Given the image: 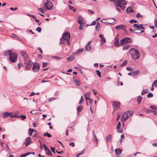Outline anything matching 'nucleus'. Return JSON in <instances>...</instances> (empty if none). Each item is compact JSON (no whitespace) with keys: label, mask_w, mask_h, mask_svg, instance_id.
Returning <instances> with one entry per match:
<instances>
[{"label":"nucleus","mask_w":157,"mask_h":157,"mask_svg":"<svg viewBox=\"0 0 157 157\" xmlns=\"http://www.w3.org/2000/svg\"><path fill=\"white\" fill-rule=\"evenodd\" d=\"M123 6V5H121L119 6V7H121V9L122 10H124V9L125 8V7L124 6Z\"/></svg>","instance_id":"obj_56"},{"label":"nucleus","mask_w":157,"mask_h":157,"mask_svg":"<svg viewBox=\"0 0 157 157\" xmlns=\"http://www.w3.org/2000/svg\"><path fill=\"white\" fill-rule=\"evenodd\" d=\"M30 113L34 114H36L37 113V110H33L30 112Z\"/></svg>","instance_id":"obj_52"},{"label":"nucleus","mask_w":157,"mask_h":157,"mask_svg":"<svg viewBox=\"0 0 157 157\" xmlns=\"http://www.w3.org/2000/svg\"><path fill=\"white\" fill-rule=\"evenodd\" d=\"M12 53V51L11 50H7L6 51H5L4 52V55L5 56H7L8 55H10L11 53Z\"/></svg>","instance_id":"obj_18"},{"label":"nucleus","mask_w":157,"mask_h":157,"mask_svg":"<svg viewBox=\"0 0 157 157\" xmlns=\"http://www.w3.org/2000/svg\"><path fill=\"white\" fill-rule=\"evenodd\" d=\"M55 99H56V98H54V97L52 98H50L49 99V101L50 102L51 101L55 100Z\"/></svg>","instance_id":"obj_61"},{"label":"nucleus","mask_w":157,"mask_h":157,"mask_svg":"<svg viewBox=\"0 0 157 157\" xmlns=\"http://www.w3.org/2000/svg\"><path fill=\"white\" fill-rule=\"evenodd\" d=\"M20 118L22 120H24L26 118V116L25 115H21L19 116Z\"/></svg>","instance_id":"obj_38"},{"label":"nucleus","mask_w":157,"mask_h":157,"mask_svg":"<svg viewBox=\"0 0 157 157\" xmlns=\"http://www.w3.org/2000/svg\"><path fill=\"white\" fill-rule=\"evenodd\" d=\"M121 122L120 121L118 123L117 126V130H118V132L122 133V131H119V129L121 127Z\"/></svg>","instance_id":"obj_23"},{"label":"nucleus","mask_w":157,"mask_h":157,"mask_svg":"<svg viewBox=\"0 0 157 157\" xmlns=\"http://www.w3.org/2000/svg\"><path fill=\"white\" fill-rule=\"evenodd\" d=\"M107 141L108 142H111V138H112V135H109L107 137H106Z\"/></svg>","instance_id":"obj_24"},{"label":"nucleus","mask_w":157,"mask_h":157,"mask_svg":"<svg viewBox=\"0 0 157 157\" xmlns=\"http://www.w3.org/2000/svg\"><path fill=\"white\" fill-rule=\"evenodd\" d=\"M26 14L29 16H30L31 17H32L34 18V19H35L36 18V17L34 16V15H31V14H29V13H26Z\"/></svg>","instance_id":"obj_45"},{"label":"nucleus","mask_w":157,"mask_h":157,"mask_svg":"<svg viewBox=\"0 0 157 157\" xmlns=\"http://www.w3.org/2000/svg\"><path fill=\"white\" fill-rule=\"evenodd\" d=\"M46 153L48 155H52V153L51 151L48 149H47V150L45 151Z\"/></svg>","instance_id":"obj_28"},{"label":"nucleus","mask_w":157,"mask_h":157,"mask_svg":"<svg viewBox=\"0 0 157 157\" xmlns=\"http://www.w3.org/2000/svg\"><path fill=\"white\" fill-rule=\"evenodd\" d=\"M148 112H151V113H152L155 115L157 114V112H155V111H153V110H148Z\"/></svg>","instance_id":"obj_46"},{"label":"nucleus","mask_w":157,"mask_h":157,"mask_svg":"<svg viewBox=\"0 0 157 157\" xmlns=\"http://www.w3.org/2000/svg\"><path fill=\"white\" fill-rule=\"evenodd\" d=\"M130 47V45L128 44H126L123 47V50H127Z\"/></svg>","instance_id":"obj_27"},{"label":"nucleus","mask_w":157,"mask_h":157,"mask_svg":"<svg viewBox=\"0 0 157 157\" xmlns=\"http://www.w3.org/2000/svg\"><path fill=\"white\" fill-rule=\"evenodd\" d=\"M99 37L101 38V42L103 43L105 42L106 40L105 39L104 36L103 34H100L99 36Z\"/></svg>","instance_id":"obj_20"},{"label":"nucleus","mask_w":157,"mask_h":157,"mask_svg":"<svg viewBox=\"0 0 157 157\" xmlns=\"http://www.w3.org/2000/svg\"><path fill=\"white\" fill-rule=\"evenodd\" d=\"M150 108L153 110H154V111L157 112V107L154 106H151Z\"/></svg>","instance_id":"obj_36"},{"label":"nucleus","mask_w":157,"mask_h":157,"mask_svg":"<svg viewBox=\"0 0 157 157\" xmlns=\"http://www.w3.org/2000/svg\"><path fill=\"white\" fill-rule=\"evenodd\" d=\"M153 95L151 93H149L147 95V97L148 98H151L153 97Z\"/></svg>","instance_id":"obj_44"},{"label":"nucleus","mask_w":157,"mask_h":157,"mask_svg":"<svg viewBox=\"0 0 157 157\" xmlns=\"http://www.w3.org/2000/svg\"><path fill=\"white\" fill-rule=\"evenodd\" d=\"M47 65V63L44 62L43 63V67H45Z\"/></svg>","instance_id":"obj_59"},{"label":"nucleus","mask_w":157,"mask_h":157,"mask_svg":"<svg viewBox=\"0 0 157 157\" xmlns=\"http://www.w3.org/2000/svg\"><path fill=\"white\" fill-rule=\"evenodd\" d=\"M122 29L125 32H127V30L126 29L125 27L123 25V27H122Z\"/></svg>","instance_id":"obj_55"},{"label":"nucleus","mask_w":157,"mask_h":157,"mask_svg":"<svg viewBox=\"0 0 157 157\" xmlns=\"http://www.w3.org/2000/svg\"><path fill=\"white\" fill-rule=\"evenodd\" d=\"M44 136H47L48 137H51V135L48 132L44 133Z\"/></svg>","instance_id":"obj_32"},{"label":"nucleus","mask_w":157,"mask_h":157,"mask_svg":"<svg viewBox=\"0 0 157 157\" xmlns=\"http://www.w3.org/2000/svg\"><path fill=\"white\" fill-rule=\"evenodd\" d=\"M137 18H138L140 17H142L141 15H140L139 13H137L136 16Z\"/></svg>","instance_id":"obj_63"},{"label":"nucleus","mask_w":157,"mask_h":157,"mask_svg":"<svg viewBox=\"0 0 157 157\" xmlns=\"http://www.w3.org/2000/svg\"><path fill=\"white\" fill-rule=\"evenodd\" d=\"M122 29L125 32H127V30L126 29L125 27L123 25V27H122Z\"/></svg>","instance_id":"obj_54"},{"label":"nucleus","mask_w":157,"mask_h":157,"mask_svg":"<svg viewBox=\"0 0 157 157\" xmlns=\"http://www.w3.org/2000/svg\"><path fill=\"white\" fill-rule=\"evenodd\" d=\"M80 25L79 27V29L80 30H82L83 28V27L84 26V24H80Z\"/></svg>","instance_id":"obj_47"},{"label":"nucleus","mask_w":157,"mask_h":157,"mask_svg":"<svg viewBox=\"0 0 157 157\" xmlns=\"http://www.w3.org/2000/svg\"><path fill=\"white\" fill-rule=\"evenodd\" d=\"M114 44L117 47H119V39L117 38V37H116L115 38V41L114 42Z\"/></svg>","instance_id":"obj_16"},{"label":"nucleus","mask_w":157,"mask_h":157,"mask_svg":"<svg viewBox=\"0 0 157 157\" xmlns=\"http://www.w3.org/2000/svg\"><path fill=\"white\" fill-rule=\"evenodd\" d=\"M9 112H4L2 113V117L6 118L9 116V115H10Z\"/></svg>","instance_id":"obj_17"},{"label":"nucleus","mask_w":157,"mask_h":157,"mask_svg":"<svg viewBox=\"0 0 157 157\" xmlns=\"http://www.w3.org/2000/svg\"><path fill=\"white\" fill-rule=\"evenodd\" d=\"M121 116V114L119 113H118L117 114V121H118V120L119 119L120 117Z\"/></svg>","instance_id":"obj_53"},{"label":"nucleus","mask_w":157,"mask_h":157,"mask_svg":"<svg viewBox=\"0 0 157 157\" xmlns=\"http://www.w3.org/2000/svg\"><path fill=\"white\" fill-rule=\"evenodd\" d=\"M37 10L39 11L40 12L42 13H44V11L43 9L42 8H38Z\"/></svg>","instance_id":"obj_33"},{"label":"nucleus","mask_w":157,"mask_h":157,"mask_svg":"<svg viewBox=\"0 0 157 157\" xmlns=\"http://www.w3.org/2000/svg\"><path fill=\"white\" fill-rule=\"evenodd\" d=\"M129 22L131 23H136L137 22V21L134 20V19H132V20H130V21H129Z\"/></svg>","instance_id":"obj_51"},{"label":"nucleus","mask_w":157,"mask_h":157,"mask_svg":"<svg viewBox=\"0 0 157 157\" xmlns=\"http://www.w3.org/2000/svg\"><path fill=\"white\" fill-rule=\"evenodd\" d=\"M69 144L70 145L73 147H74L75 145V143L73 142L70 143Z\"/></svg>","instance_id":"obj_64"},{"label":"nucleus","mask_w":157,"mask_h":157,"mask_svg":"<svg viewBox=\"0 0 157 157\" xmlns=\"http://www.w3.org/2000/svg\"><path fill=\"white\" fill-rule=\"evenodd\" d=\"M34 130L33 129L29 128V133L30 136H31Z\"/></svg>","instance_id":"obj_31"},{"label":"nucleus","mask_w":157,"mask_h":157,"mask_svg":"<svg viewBox=\"0 0 157 157\" xmlns=\"http://www.w3.org/2000/svg\"><path fill=\"white\" fill-rule=\"evenodd\" d=\"M36 30L38 32H40L41 31V29L40 27H38L36 28Z\"/></svg>","instance_id":"obj_49"},{"label":"nucleus","mask_w":157,"mask_h":157,"mask_svg":"<svg viewBox=\"0 0 157 157\" xmlns=\"http://www.w3.org/2000/svg\"><path fill=\"white\" fill-rule=\"evenodd\" d=\"M79 24H84V20L82 17L81 16H78V19L77 20Z\"/></svg>","instance_id":"obj_12"},{"label":"nucleus","mask_w":157,"mask_h":157,"mask_svg":"<svg viewBox=\"0 0 157 157\" xmlns=\"http://www.w3.org/2000/svg\"><path fill=\"white\" fill-rule=\"evenodd\" d=\"M74 82L75 84L78 86H80V82H79L78 80L75 78H73Z\"/></svg>","instance_id":"obj_21"},{"label":"nucleus","mask_w":157,"mask_h":157,"mask_svg":"<svg viewBox=\"0 0 157 157\" xmlns=\"http://www.w3.org/2000/svg\"><path fill=\"white\" fill-rule=\"evenodd\" d=\"M10 61L12 63L15 62L17 59V55L15 53L13 52L9 55Z\"/></svg>","instance_id":"obj_6"},{"label":"nucleus","mask_w":157,"mask_h":157,"mask_svg":"<svg viewBox=\"0 0 157 157\" xmlns=\"http://www.w3.org/2000/svg\"><path fill=\"white\" fill-rule=\"evenodd\" d=\"M17 9H18V8L17 7H15L14 9H13V8L11 7L10 9L11 10H17Z\"/></svg>","instance_id":"obj_60"},{"label":"nucleus","mask_w":157,"mask_h":157,"mask_svg":"<svg viewBox=\"0 0 157 157\" xmlns=\"http://www.w3.org/2000/svg\"><path fill=\"white\" fill-rule=\"evenodd\" d=\"M133 27L134 28L136 29H144V27L143 26L142 24L138 25L136 24H134Z\"/></svg>","instance_id":"obj_11"},{"label":"nucleus","mask_w":157,"mask_h":157,"mask_svg":"<svg viewBox=\"0 0 157 157\" xmlns=\"http://www.w3.org/2000/svg\"><path fill=\"white\" fill-rule=\"evenodd\" d=\"M133 12H134V10L132 7H129L126 9V12L127 13Z\"/></svg>","instance_id":"obj_19"},{"label":"nucleus","mask_w":157,"mask_h":157,"mask_svg":"<svg viewBox=\"0 0 157 157\" xmlns=\"http://www.w3.org/2000/svg\"><path fill=\"white\" fill-rule=\"evenodd\" d=\"M152 86H155L157 87V80H155L154 81V83L152 84Z\"/></svg>","instance_id":"obj_42"},{"label":"nucleus","mask_w":157,"mask_h":157,"mask_svg":"<svg viewBox=\"0 0 157 157\" xmlns=\"http://www.w3.org/2000/svg\"><path fill=\"white\" fill-rule=\"evenodd\" d=\"M134 74L136 75H137L139 73V71H135L133 72Z\"/></svg>","instance_id":"obj_50"},{"label":"nucleus","mask_w":157,"mask_h":157,"mask_svg":"<svg viewBox=\"0 0 157 157\" xmlns=\"http://www.w3.org/2000/svg\"><path fill=\"white\" fill-rule=\"evenodd\" d=\"M32 143V141L31 138L30 137H28L26 139V140L25 144L26 146H28L30 144Z\"/></svg>","instance_id":"obj_10"},{"label":"nucleus","mask_w":157,"mask_h":157,"mask_svg":"<svg viewBox=\"0 0 157 157\" xmlns=\"http://www.w3.org/2000/svg\"><path fill=\"white\" fill-rule=\"evenodd\" d=\"M40 67V64L37 62H34L33 65V70L35 72H37L39 70Z\"/></svg>","instance_id":"obj_8"},{"label":"nucleus","mask_w":157,"mask_h":157,"mask_svg":"<svg viewBox=\"0 0 157 157\" xmlns=\"http://www.w3.org/2000/svg\"><path fill=\"white\" fill-rule=\"evenodd\" d=\"M83 99L82 96H81L80 100L79 102V104H82L83 103Z\"/></svg>","instance_id":"obj_40"},{"label":"nucleus","mask_w":157,"mask_h":157,"mask_svg":"<svg viewBox=\"0 0 157 157\" xmlns=\"http://www.w3.org/2000/svg\"><path fill=\"white\" fill-rule=\"evenodd\" d=\"M83 49H79L76 52H75L76 55H78L79 53L82 52L83 51Z\"/></svg>","instance_id":"obj_30"},{"label":"nucleus","mask_w":157,"mask_h":157,"mask_svg":"<svg viewBox=\"0 0 157 157\" xmlns=\"http://www.w3.org/2000/svg\"><path fill=\"white\" fill-rule=\"evenodd\" d=\"M53 4L52 2L49 0H47L44 4V8L47 10H51L52 8Z\"/></svg>","instance_id":"obj_7"},{"label":"nucleus","mask_w":157,"mask_h":157,"mask_svg":"<svg viewBox=\"0 0 157 157\" xmlns=\"http://www.w3.org/2000/svg\"><path fill=\"white\" fill-rule=\"evenodd\" d=\"M100 26V24L97 21V25L95 26V29L97 31H98L99 30H98V27Z\"/></svg>","instance_id":"obj_41"},{"label":"nucleus","mask_w":157,"mask_h":157,"mask_svg":"<svg viewBox=\"0 0 157 157\" xmlns=\"http://www.w3.org/2000/svg\"><path fill=\"white\" fill-rule=\"evenodd\" d=\"M21 53L24 59L25 68L28 70L30 69L33 64V63L29 58L28 55L26 52L21 51Z\"/></svg>","instance_id":"obj_1"},{"label":"nucleus","mask_w":157,"mask_h":157,"mask_svg":"<svg viewBox=\"0 0 157 157\" xmlns=\"http://www.w3.org/2000/svg\"><path fill=\"white\" fill-rule=\"evenodd\" d=\"M43 146H44V149L45 151L46 150L48 149L44 144H43Z\"/></svg>","instance_id":"obj_58"},{"label":"nucleus","mask_w":157,"mask_h":157,"mask_svg":"<svg viewBox=\"0 0 157 157\" xmlns=\"http://www.w3.org/2000/svg\"><path fill=\"white\" fill-rule=\"evenodd\" d=\"M126 70L128 71H131L132 70V69L131 67H129L126 68Z\"/></svg>","instance_id":"obj_57"},{"label":"nucleus","mask_w":157,"mask_h":157,"mask_svg":"<svg viewBox=\"0 0 157 157\" xmlns=\"http://www.w3.org/2000/svg\"><path fill=\"white\" fill-rule=\"evenodd\" d=\"M123 27V25H118V26H116L115 28L117 30L119 29H122V27Z\"/></svg>","instance_id":"obj_35"},{"label":"nucleus","mask_w":157,"mask_h":157,"mask_svg":"<svg viewBox=\"0 0 157 157\" xmlns=\"http://www.w3.org/2000/svg\"><path fill=\"white\" fill-rule=\"evenodd\" d=\"M130 38L126 37L121 39L120 40V44L121 46L123 45L124 44L130 42Z\"/></svg>","instance_id":"obj_9"},{"label":"nucleus","mask_w":157,"mask_h":157,"mask_svg":"<svg viewBox=\"0 0 157 157\" xmlns=\"http://www.w3.org/2000/svg\"><path fill=\"white\" fill-rule=\"evenodd\" d=\"M143 91L145 93H147L148 92V89L144 90Z\"/></svg>","instance_id":"obj_62"},{"label":"nucleus","mask_w":157,"mask_h":157,"mask_svg":"<svg viewBox=\"0 0 157 157\" xmlns=\"http://www.w3.org/2000/svg\"><path fill=\"white\" fill-rule=\"evenodd\" d=\"M93 132H94V140L95 142L96 143H98V138H97V137H96L95 133H94V131H93Z\"/></svg>","instance_id":"obj_26"},{"label":"nucleus","mask_w":157,"mask_h":157,"mask_svg":"<svg viewBox=\"0 0 157 157\" xmlns=\"http://www.w3.org/2000/svg\"><path fill=\"white\" fill-rule=\"evenodd\" d=\"M129 52L131 54V57L133 60L138 59L140 56V55L139 51L134 48H131L129 51Z\"/></svg>","instance_id":"obj_3"},{"label":"nucleus","mask_w":157,"mask_h":157,"mask_svg":"<svg viewBox=\"0 0 157 157\" xmlns=\"http://www.w3.org/2000/svg\"><path fill=\"white\" fill-rule=\"evenodd\" d=\"M83 108V107L82 105H80L78 106L77 108L78 113L81 112V111L82 110Z\"/></svg>","instance_id":"obj_22"},{"label":"nucleus","mask_w":157,"mask_h":157,"mask_svg":"<svg viewBox=\"0 0 157 157\" xmlns=\"http://www.w3.org/2000/svg\"><path fill=\"white\" fill-rule=\"evenodd\" d=\"M91 41L88 42L85 46V49L87 51H89L90 50L91 46L90 44Z\"/></svg>","instance_id":"obj_14"},{"label":"nucleus","mask_w":157,"mask_h":157,"mask_svg":"<svg viewBox=\"0 0 157 157\" xmlns=\"http://www.w3.org/2000/svg\"><path fill=\"white\" fill-rule=\"evenodd\" d=\"M132 114L133 112L130 110H128L124 113L121 118L122 122H125L129 117L132 116Z\"/></svg>","instance_id":"obj_4"},{"label":"nucleus","mask_w":157,"mask_h":157,"mask_svg":"<svg viewBox=\"0 0 157 157\" xmlns=\"http://www.w3.org/2000/svg\"><path fill=\"white\" fill-rule=\"evenodd\" d=\"M70 33L68 32H65L62 35V38L60 40V44H64L67 42V45H70Z\"/></svg>","instance_id":"obj_2"},{"label":"nucleus","mask_w":157,"mask_h":157,"mask_svg":"<svg viewBox=\"0 0 157 157\" xmlns=\"http://www.w3.org/2000/svg\"><path fill=\"white\" fill-rule=\"evenodd\" d=\"M127 63V61L126 60H125L123 63L121 65V67L123 66L126 65Z\"/></svg>","instance_id":"obj_43"},{"label":"nucleus","mask_w":157,"mask_h":157,"mask_svg":"<svg viewBox=\"0 0 157 157\" xmlns=\"http://www.w3.org/2000/svg\"><path fill=\"white\" fill-rule=\"evenodd\" d=\"M122 151V149H121L119 148H117L115 150L116 154L117 155H120L121 154Z\"/></svg>","instance_id":"obj_13"},{"label":"nucleus","mask_w":157,"mask_h":157,"mask_svg":"<svg viewBox=\"0 0 157 157\" xmlns=\"http://www.w3.org/2000/svg\"><path fill=\"white\" fill-rule=\"evenodd\" d=\"M90 95V94L89 92H87L84 94V96L86 99L87 97H89Z\"/></svg>","instance_id":"obj_34"},{"label":"nucleus","mask_w":157,"mask_h":157,"mask_svg":"<svg viewBox=\"0 0 157 157\" xmlns=\"http://www.w3.org/2000/svg\"><path fill=\"white\" fill-rule=\"evenodd\" d=\"M52 57L53 58L56 59H62V58L61 57L57 56H53Z\"/></svg>","instance_id":"obj_48"},{"label":"nucleus","mask_w":157,"mask_h":157,"mask_svg":"<svg viewBox=\"0 0 157 157\" xmlns=\"http://www.w3.org/2000/svg\"><path fill=\"white\" fill-rule=\"evenodd\" d=\"M96 72L98 76L99 77H101V73L100 71L98 70L96 71Z\"/></svg>","instance_id":"obj_39"},{"label":"nucleus","mask_w":157,"mask_h":157,"mask_svg":"<svg viewBox=\"0 0 157 157\" xmlns=\"http://www.w3.org/2000/svg\"><path fill=\"white\" fill-rule=\"evenodd\" d=\"M114 2L115 6L119 7V6L122 5L125 6L126 5V2L124 0H113Z\"/></svg>","instance_id":"obj_5"},{"label":"nucleus","mask_w":157,"mask_h":157,"mask_svg":"<svg viewBox=\"0 0 157 157\" xmlns=\"http://www.w3.org/2000/svg\"><path fill=\"white\" fill-rule=\"evenodd\" d=\"M142 99V97L140 96H139L137 98V102L138 104H140V103Z\"/></svg>","instance_id":"obj_25"},{"label":"nucleus","mask_w":157,"mask_h":157,"mask_svg":"<svg viewBox=\"0 0 157 157\" xmlns=\"http://www.w3.org/2000/svg\"><path fill=\"white\" fill-rule=\"evenodd\" d=\"M31 153L30 152H28L21 155L20 157H25L31 154Z\"/></svg>","instance_id":"obj_29"},{"label":"nucleus","mask_w":157,"mask_h":157,"mask_svg":"<svg viewBox=\"0 0 157 157\" xmlns=\"http://www.w3.org/2000/svg\"><path fill=\"white\" fill-rule=\"evenodd\" d=\"M113 107H114V106H115L116 108V109H118L120 108V103L119 102H115L114 103H113Z\"/></svg>","instance_id":"obj_15"},{"label":"nucleus","mask_w":157,"mask_h":157,"mask_svg":"<svg viewBox=\"0 0 157 157\" xmlns=\"http://www.w3.org/2000/svg\"><path fill=\"white\" fill-rule=\"evenodd\" d=\"M75 57L74 56H70L69 57L67 58V59H68L69 60L71 61L73 60Z\"/></svg>","instance_id":"obj_37"}]
</instances>
